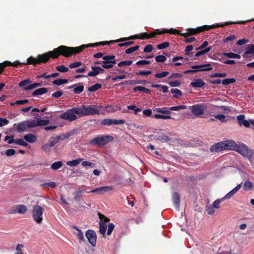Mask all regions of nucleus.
Masks as SVG:
<instances>
[{"label": "nucleus", "mask_w": 254, "mask_h": 254, "mask_svg": "<svg viewBox=\"0 0 254 254\" xmlns=\"http://www.w3.org/2000/svg\"><path fill=\"white\" fill-rule=\"evenodd\" d=\"M27 211V208L25 205L22 204L16 205L15 206H13L9 213L10 214H24Z\"/></svg>", "instance_id": "ddd939ff"}, {"label": "nucleus", "mask_w": 254, "mask_h": 254, "mask_svg": "<svg viewBox=\"0 0 254 254\" xmlns=\"http://www.w3.org/2000/svg\"><path fill=\"white\" fill-rule=\"evenodd\" d=\"M133 91L136 92L137 91L143 92L145 93H150V89L143 86H136L133 88Z\"/></svg>", "instance_id": "f704fd0d"}, {"label": "nucleus", "mask_w": 254, "mask_h": 254, "mask_svg": "<svg viewBox=\"0 0 254 254\" xmlns=\"http://www.w3.org/2000/svg\"><path fill=\"white\" fill-rule=\"evenodd\" d=\"M81 162V165L83 167L89 166L91 168H94L96 166V165L95 163L89 162L87 161H82Z\"/></svg>", "instance_id": "603ef678"}, {"label": "nucleus", "mask_w": 254, "mask_h": 254, "mask_svg": "<svg viewBox=\"0 0 254 254\" xmlns=\"http://www.w3.org/2000/svg\"><path fill=\"white\" fill-rule=\"evenodd\" d=\"M167 83L171 87H178L181 84L180 81L179 80H175L174 81H168Z\"/></svg>", "instance_id": "bf43d9fd"}, {"label": "nucleus", "mask_w": 254, "mask_h": 254, "mask_svg": "<svg viewBox=\"0 0 254 254\" xmlns=\"http://www.w3.org/2000/svg\"><path fill=\"white\" fill-rule=\"evenodd\" d=\"M80 117L79 107H77L67 110L65 112L60 115V118L71 122Z\"/></svg>", "instance_id": "7ed1b4c3"}, {"label": "nucleus", "mask_w": 254, "mask_h": 254, "mask_svg": "<svg viewBox=\"0 0 254 254\" xmlns=\"http://www.w3.org/2000/svg\"><path fill=\"white\" fill-rule=\"evenodd\" d=\"M205 85V82L201 79H195L193 82H191V86L193 87H202Z\"/></svg>", "instance_id": "cd10ccee"}, {"label": "nucleus", "mask_w": 254, "mask_h": 254, "mask_svg": "<svg viewBox=\"0 0 254 254\" xmlns=\"http://www.w3.org/2000/svg\"><path fill=\"white\" fill-rule=\"evenodd\" d=\"M79 111L80 116H93L95 115H99L100 111L99 107L94 105H84L79 106Z\"/></svg>", "instance_id": "423d86ee"}, {"label": "nucleus", "mask_w": 254, "mask_h": 254, "mask_svg": "<svg viewBox=\"0 0 254 254\" xmlns=\"http://www.w3.org/2000/svg\"><path fill=\"white\" fill-rule=\"evenodd\" d=\"M211 49V47H209L204 49H202L197 52L193 56L195 57H198L208 53Z\"/></svg>", "instance_id": "2f4dec72"}, {"label": "nucleus", "mask_w": 254, "mask_h": 254, "mask_svg": "<svg viewBox=\"0 0 254 254\" xmlns=\"http://www.w3.org/2000/svg\"><path fill=\"white\" fill-rule=\"evenodd\" d=\"M56 184L54 182L46 183L40 185L41 187H50L51 188H55L56 187Z\"/></svg>", "instance_id": "de8ad7c7"}, {"label": "nucleus", "mask_w": 254, "mask_h": 254, "mask_svg": "<svg viewBox=\"0 0 254 254\" xmlns=\"http://www.w3.org/2000/svg\"><path fill=\"white\" fill-rule=\"evenodd\" d=\"M235 79L232 78H226L222 80V83L224 85H229L231 83H233L235 82Z\"/></svg>", "instance_id": "09e8293b"}, {"label": "nucleus", "mask_w": 254, "mask_h": 254, "mask_svg": "<svg viewBox=\"0 0 254 254\" xmlns=\"http://www.w3.org/2000/svg\"><path fill=\"white\" fill-rule=\"evenodd\" d=\"M21 64H26V63H21L18 61H15L14 63H11L9 61H4L3 63H0V74H1L3 71L4 68L7 66H12L17 67L19 65Z\"/></svg>", "instance_id": "9b49d317"}, {"label": "nucleus", "mask_w": 254, "mask_h": 254, "mask_svg": "<svg viewBox=\"0 0 254 254\" xmlns=\"http://www.w3.org/2000/svg\"><path fill=\"white\" fill-rule=\"evenodd\" d=\"M169 74L168 71H163L161 73H157L154 75L156 78H160L166 77Z\"/></svg>", "instance_id": "3c124183"}, {"label": "nucleus", "mask_w": 254, "mask_h": 254, "mask_svg": "<svg viewBox=\"0 0 254 254\" xmlns=\"http://www.w3.org/2000/svg\"><path fill=\"white\" fill-rule=\"evenodd\" d=\"M116 63V60L113 61H105L102 62V67L106 69H109L113 67L114 65Z\"/></svg>", "instance_id": "393cba45"}, {"label": "nucleus", "mask_w": 254, "mask_h": 254, "mask_svg": "<svg viewBox=\"0 0 254 254\" xmlns=\"http://www.w3.org/2000/svg\"><path fill=\"white\" fill-rule=\"evenodd\" d=\"M102 87L101 84L99 83H96L93 85L88 88V90L89 92H94L99 89H100Z\"/></svg>", "instance_id": "a19ab883"}, {"label": "nucleus", "mask_w": 254, "mask_h": 254, "mask_svg": "<svg viewBox=\"0 0 254 254\" xmlns=\"http://www.w3.org/2000/svg\"><path fill=\"white\" fill-rule=\"evenodd\" d=\"M44 209L39 205H34L33 206L32 215L33 220L38 224L41 223L43 220V213Z\"/></svg>", "instance_id": "6e6552de"}, {"label": "nucleus", "mask_w": 254, "mask_h": 254, "mask_svg": "<svg viewBox=\"0 0 254 254\" xmlns=\"http://www.w3.org/2000/svg\"><path fill=\"white\" fill-rule=\"evenodd\" d=\"M112 119H105L102 121L101 124L103 126H110L112 125Z\"/></svg>", "instance_id": "e2e57ef3"}, {"label": "nucleus", "mask_w": 254, "mask_h": 254, "mask_svg": "<svg viewBox=\"0 0 254 254\" xmlns=\"http://www.w3.org/2000/svg\"><path fill=\"white\" fill-rule=\"evenodd\" d=\"M232 144H233V140H226L225 141H221L215 143L211 146L210 151L212 153L219 152L224 150H231Z\"/></svg>", "instance_id": "39448f33"}, {"label": "nucleus", "mask_w": 254, "mask_h": 254, "mask_svg": "<svg viewBox=\"0 0 254 254\" xmlns=\"http://www.w3.org/2000/svg\"><path fill=\"white\" fill-rule=\"evenodd\" d=\"M213 28H215V25L210 26L205 25L202 26L198 27L196 28H191V35L208 30Z\"/></svg>", "instance_id": "f3484780"}, {"label": "nucleus", "mask_w": 254, "mask_h": 254, "mask_svg": "<svg viewBox=\"0 0 254 254\" xmlns=\"http://www.w3.org/2000/svg\"><path fill=\"white\" fill-rule=\"evenodd\" d=\"M245 22H246L245 21H237V22L229 21V22H226L224 24H216L215 25V28L216 27H223L224 26L229 25L232 24H244Z\"/></svg>", "instance_id": "4c0bfd02"}, {"label": "nucleus", "mask_w": 254, "mask_h": 254, "mask_svg": "<svg viewBox=\"0 0 254 254\" xmlns=\"http://www.w3.org/2000/svg\"><path fill=\"white\" fill-rule=\"evenodd\" d=\"M191 73L196 72L199 71H209L212 69L210 64H201L200 65L191 66Z\"/></svg>", "instance_id": "f8f14e48"}, {"label": "nucleus", "mask_w": 254, "mask_h": 254, "mask_svg": "<svg viewBox=\"0 0 254 254\" xmlns=\"http://www.w3.org/2000/svg\"><path fill=\"white\" fill-rule=\"evenodd\" d=\"M169 43L168 42H165L161 44H158L157 46L159 50L164 49L169 46Z\"/></svg>", "instance_id": "6e6d98bb"}, {"label": "nucleus", "mask_w": 254, "mask_h": 254, "mask_svg": "<svg viewBox=\"0 0 254 254\" xmlns=\"http://www.w3.org/2000/svg\"><path fill=\"white\" fill-rule=\"evenodd\" d=\"M54 59H57L60 55H62L65 58H68L73 55H76L81 52L79 47H71L66 46H60L53 50Z\"/></svg>", "instance_id": "f257e3e1"}, {"label": "nucleus", "mask_w": 254, "mask_h": 254, "mask_svg": "<svg viewBox=\"0 0 254 254\" xmlns=\"http://www.w3.org/2000/svg\"><path fill=\"white\" fill-rule=\"evenodd\" d=\"M191 112L196 116L199 117L204 113L203 105L197 104L191 106Z\"/></svg>", "instance_id": "2eb2a0df"}, {"label": "nucleus", "mask_w": 254, "mask_h": 254, "mask_svg": "<svg viewBox=\"0 0 254 254\" xmlns=\"http://www.w3.org/2000/svg\"><path fill=\"white\" fill-rule=\"evenodd\" d=\"M64 93L62 90L56 91L52 95V97L58 99L63 95Z\"/></svg>", "instance_id": "680f3d73"}, {"label": "nucleus", "mask_w": 254, "mask_h": 254, "mask_svg": "<svg viewBox=\"0 0 254 254\" xmlns=\"http://www.w3.org/2000/svg\"><path fill=\"white\" fill-rule=\"evenodd\" d=\"M113 190V188L112 186H104L93 189L88 193H97L98 194H103L105 192H110Z\"/></svg>", "instance_id": "4468645a"}, {"label": "nucleus", "mask_w": 254, "mask_h": 254, "mask_svg": "<svg viewBox=\"0 0 254 254\" xmlns=\"http://www.w3.org/2000/svg\"><path fill=\"white\" fill-rule=\"evenodd\" d=\"M72 227L77 231V233H76V235L79 240V243L81 244L83 243H85V240L83 234L81 230L79 229L77 226L75 225H73Z\"/></svg>", "instance_id": "412c9836"}, {"label": "nucleus", "mask_w": 254, "mask_h": 254, "mask_svg": "<svg viewBox=\"0 0 254 254\" xmlns=\"http://www.w3.org/2000/svg\"><path fill=\"white\" fill-rule=\"evenodd\" d=\"M31 81L29 79H26L21 81L19 83V86L20 87H27L26 85L28 84L29 83H31Z\"/></svg>", "instance_id": "0e129e2a"}, {"label": "nucleus", "mask_w": 254, "mask_h": 254, "mask_svg": "<svg viewBox=\"0 0 254 254\" xmlns=\"http://www.w3.org/2000/svg\"><path fill=\"white\" fill-rule=\"evenodd\" d=\"M248 48L246 51L243 54V56L246 57V56L250 54H254V45L250 44L247 45Z\"/></svg>", "instance_id": "7c9ffc66"}, {"label": "nucleus", "mask_w": 254, "mask_h": 254, "mask_svg": "<svg viewBox=\"0 0 254 254\" xmlns=\"http://www.w3.org/2000/svg\"><path fill=\"white\" fill-rule=\"evenodd\" d=\"M232 146V150L237 151L243 156L248 158L250 161H252L251 155L252 154V150L249 149L246 145L244 143L239 145L233 141Z\"/></svg>", "instance_id": "20e7f679"}, {"label": "nucleus", "mask_w": 254, "mask_h": 254, "mask_svg": "<svg viewBox=\"0 0 254 254\" xmlns=\"http://www.w3.org/2000/svg\"><path fill=\"white\" fill-rule=\"evenodd\" d=\"M152 117L156 119H164V120H167V119H172L171 117L169 115H160V114H155Z\"/></svg>", "instance_id": "37998d69"}, {"label": "nucleus", "mask_w": 254, "mask_h": 254, "mask_svg": "<svg viewBox=\"0 0 254 254\" xmlns=\"http://www.w3.org/2000/svg\"><path fill=\"white\" fill-rule=\"evenodd\" d=\"M92 71L89 72L87 74V76L92 77L97 75L99 74L98 70H97V66H91Z\"/></svg>", "instance_id": "e433bc0d"}, {"label": "nucleus", "mask_w": 254, "mask_h": 254, "mask_svg": "<svg viewBox=\"0 0 254 254\" xmlns=\"http://www.w3.org/2000/svg\"><path fill=\"white\" fill-rule=\"evenodd\" d=\"M42 85V84L41 82L40 83H34L33 84H30V85L27 86V87H24L23 88V90L25 91L30 90L32 89L35 88L37 87L41 86Z\"/></svg>", "instance_id": "c9c22d12"}, {"label": "nucleus", "mask_w": 254, "mask_h": 254, "mask_svg": "<svg viewBox=\"0 0 254 254\" xmlns=\"http://www.w3.org/2000/svg\"><path fill=\"white\" fill-rule=\"evenodd\" d=\"M85 237L87 239L88 242L92 246H96L97 236L94 231L92 230H88L85 232Z\"/></svg>", "instance_id": "9d476101"}, {"label": "nucleus", "mask_w": 254, "mask_h": 254, "mask_svg": "<svg viewBox=\"0 0 254 254\" xmlns=\"http://www.w3.org/2000/svg\"><path fill=\"white\" fill-rule=\"evenodd\" d=\"M107 230V225L103 221H100L99 223V232L104 236Z\"/></svg>", "instance_id": "72a5a7b5"}, {"label": "nucleus", "mask_w": 254, "mask_h": 254, "mask_svg": "<svg viewBox=\"0 0 254 254\" xmlns=\"http://www.w3.org/2000/svg\"><path fill=\"white\" fill-rule=\"evenodd\" d=\"M166 60V57L163 55H159L155 57V61L157 62L163 63L165 62Z\"/></svg>", "instance_id": "052dcab7"}, {"label": "nucleus", "mask_w": 254, "mask_h": 254, "mask_svg": "<svg viewBox=\"0 0 254 254\" xmlns=\"http://www.w3.org/2000/svg\"><path fill=\"white\" fill-rule=\"evenodd\" d=\"M153 111L163 114L169 115L171 113L169 108H157L154 109Z\"/></svg>", "instance_id": "c756f323"}, {"label": "nucleus", "mask_w": 254, "mask_h": 254, "mask_svg": "<svg viewBox=\"0 0 254 254\" xmlns=\"http://www.w3.org/2000/svg\"><path fill=\"white\" fill-rule=\"evenodd\" d=\"M74 88L73 92L74 94H78L83 92L84 90V86L82 85H78V84H74L70 86L67 87V89Z\"/></svg>", "instance_id": "4be33fe9"}, {"label": "nucleus", "mask_w": 254, "mask_h": 254, "mask_svg": "<svg viewBox=\"0 0 254 254\" xmlns=\"http://www.w3.org/2000/svg\"><path fill=\"white\" fill-rule=\"evenodd\" d=\"M237 119L240 126L243 125L247 127H249L250 126V123L254 125V120H250V122H249L245 120V116L244 115H239L237 117Z\"/></svg>", "instance_id": "dca6fc26"}, {"label": "nucleus", "mask_w": 254, "mask_h": 254, "mask_svg": "<svg viewBox=\"0 0 254 254\" xmlns=\"http://www.w3.org/2000/svg\"><path fill=\"white\" fill-rule=\"evenodd\" d=\"M97 46H99L98 42L96 43H92V44H89L86 45H82L79 47V48H80L81 52H82L85 48H88V47H95Z\"/></svg>", "instance_id": "a18cd8bd"}, {"label": "nucleus", "mask_w": 254, "mask_h": 254, "mask_svg": "<svg viewBox=\"0 0 254 254\" xmlns=\"http://www.w3.org/2000/svg\"><path fill=\"white\" fill-rule=\"evenodd\" d=\"M132 63V62L131 61H124L120 62L118 65L120 67L123 66H129Z\"/></svg>", "instance_id": "5fc2aeb1"}, {"label": "nucleus", "mask_w": 254, "mask_h": 254, "mask_svg": "<svg viewBox=\"0 0 254 254\" xmlns=\"http://www.w3.org/2000/svg\"><path fill=\"white\" fill-rule=\"evenodd\" d=\"M98 215H99V218H100V219L101 220L100 221H103L105 224H106V223L110 221V219L106 217L104 215H103L100 213H99Z\"/></svg>", "instance_id": "4d7b16f0"}, {"label": "nucleus", "mask_w": 254, "mask_h": 254, "mask_svg": "<svg viewBox=\"0 0 254 254\" xmlns=\"http://www.w3.org/2000/svg\"><path fill=\"white\" fill-rule=\"evenodd\" d=\"M15 143L24 147H26L28 145L26 142L24 141L23 139L19 138L16 139Z\"/></svg>", "instance_id": "864d4df0"}, {"label": "nucleus", "mask_w": 254, "mask_h": 254, "mask_svg": "<svg viewBox=\"0 0 254 254\" xmlns=\"http://www.w3.org/2000/svg\"><path fill=\"white\" fill-rule=\"evenodd\" d=\"M157 140L162 142H169L171 140V138L164 134H162L157 137Z\"/></svg>", "instance_id": "473e14b6"}, {"label": "nucleus", "mask_w": 254, "mask_h": 254, "mask_svg": "<svg viewBox=\"0 0 254 254\" xmlns=\"http://www.w3.org/2000/svg\"><path fill=\"white\" fill-rule=\"evenodd\" d=\"M83 160V158H78L77 159L68 161L66 162V165L69 166H76Z\"/></svg>", "instance_id": "c85d7f7f"}, {"label": "nucleus", "mask_w": 254, "mask_h": 254, "mask_svg": "<svg viewBox=\"0 0 254 254\" xmlns=\"http://www.w3.org/2000/svg\"><path fill=\"white\" fill-rule=\"evenodd\" d=\"M227 76L226 73H215L210 75L211 78L213 77H224Z\"/></svg>", "instance_id": "69168bd1"}, {"label": "nucleus", "mask_w": 254, "mask_h": 254, "mask_svg": "<svg viewBox=\"0 0 254 254\" xmlns=\"http://www.w3.org/2000/svg\"><path fill=\"white\" fill-rule=\"evenodd\" d=\"M62 166L61 161L55 162L51 165V168L54 170H56L60 168Z\"/></svg>", "instance_id": "c03bdc74"}, {"label": "nucleus", "mask_w": 254, "mask_h": 254, "mask_svg": "<svg viewBox=\"0 0 254 254\" xmlns=\"http://www.w3.org/2000/svg\"><path fill=\"white\" fill-rule=\"evenodd\" d=\"M188 32L187 33H181V31L176 29H167V33L171 34H178L184 36L185 37H187L188 36L190 35V28H189L187 30Z\"/></svg>", "instance_id": "6ab92c4d"}, {"label": "nucleus", "mask_w": 254, "mask_h": 254, "mask_svg": "<svg viewBox=\"0 0 254 254\" xmlns=\"http://www.w3.org/2000/svg\"><path fill=\"white\" fill-rule=\"evenodd\" d=\"M224 200H225V199H223V197L222 198H221V199H217L213 202L212 206L215 208L219 209L220 207V203Z\"/></svg>", "instance_id": "49530a36"}, {"label": "nucleus", "mask_w": 254, "mask_h": 254, "mask_svg": "<svg viewBox=\"0 0 254 254\" xmlns=\"http://www.w3.org/2000/svg\"><path fill=\"white\" fill-rule=\"evenodd\" d=\"M114 228H115V225L112 223H110L108 225V228L107 234L108 235H110L111 234L113 229H114Z\"/></svg>", "instance_id": "774afa93"}, {"label": "nucleus", "mask_w": 254, "mask_h": 254, "mask_svg": "<svg viewBox=\"0 0 254 254\" xmlns=\"http://www.w3.org/2000/svg\"><path fill=\"white\" fill-rule=\"evenodd\" d=\"M172 200L177 209H179L180 204V195L178 192H174L172 194Z\"/></svg>", "instance_id": "5701e85b"}, {"label": "nucleus", "mask_w": 254, "mask_h": 254, "mask_svg": "<svg viewBox=\"0 0 254 254\" xmlns=\"http://www.w3.org/2000/svg\"><path fill=\"white\" fill-rule=\"evenodd\" d=\"M241 184L238 185L236 187H235L233 190L228 192L224 196H223V199H230L231 197H232L241 188Z\"/></svg>", "instance_id": "aec40b11"}, {"label": "nucleus", "mask_w": 254, "mask_h": 254, "mask_svg": "<svg viewBox=\"0 0 254 254\" xmlns=\"http://www.w3.org/2000/svg\"><path fill=\"white\" fill-rule=\"evenodd\" d=\"M85 191V190H80L79 189L76 190L73 192V199L75 201H79L82 197V193Z\"/></svg>", "instance_id": "b1692460"}, {"label": "nucleus", "mask_w": 254, "mask_h": 254, "mask_svg": "<svg viewBox=\"0 0 254 254\" xmlns=\"http://www.w3.org/2000/svg\"><path fill=\"white\" fill-rule=\"evenodd\" d=\"M186 108V106L184 105H179L173 106L169 108V110L172 111H179L181 109H184Z\"/></svg>", "instance_id": "13d9d810"}, {"label": "nucleus", "mask_w": 254, "mask_h": 254, "mask_svg": "<svg viewBox=\"0 0 254 254\" xmlns=\"http://www.w3.org/2000/svg\"><path fill=\"white\" fill-rule=\"evenodd\" d=\"M56 69L61 72H66L68 71V68L64 65H59L56 67Z\"/></svg>", "instance_id": "8fccbe9b"}, {"label": "nucleus", "mask_w": 254, "mask_h": 254, "mask_svg": "<svg viewBox=\"0 0 254 254\" xmlns=\"http://www.w3.org/2000/svg\"><path fill=\"white\" fill-rule=\"evenodd\" d=\"M13 127L18 132L26 131L27 128L33 127L32 120L25 121L18 124H14Z\"/></svg>", "instance_id": "1a4fd4ad"}, {"label": "nucleus", "mask_w": 254, "mask_h": 254, "mask_svg": "<svg viewBox=\"0 0 254 254\" xmlns=\"http://www.w3.org/2000/svg\"><path fill=\"white\" fill-rule=\"evenodd\" d=\"M48 92V88L46 87H42L36 89L32 93L33 96L35 97L38 95H43Z\"/></svg>", "instance_id": "a878e982"}, {"label": "nucleus", "mask_w": 254, "mask_h": 254, "mask_svg": "<svg viewBox=\"0 0 254 254\" xmlns=\"http://www.w3.org/2000/svg\"><path fill=\"white\" fill-rule=\"evenodd\" d=\"M33 127L38 126H44L47 125L50 123L49 120H41L38 119L37 120H32Z\"/></svg>", "instance_id": "a211bd4d"}, {"label": "nucleus", "mask_w": 254, "mask_h": 254, "mask_svg": "<svg viewBox=\"0 0 254 254\" xmlns=\"http://www.w3.org/2000/svg\"><path fill=\"white\" fill-rule=\"evenodd\" d=\"M54 54L53 51H49L42 55H38L37 58H34L32 56L30 57L27 59L26 64L36 65L42 63H46L49 61L50 58L54 59Z\"/></svg>", "instance_id": "f03ea898"}, {"label": "nucleus", "mask_w": 254, "mask_h": 254, "mask_svg": "<svg viewBox=\"0 0 254 254\" xmlns=\"http://www.w3.org/2000/svg\"><path fill=\"white\" fill-rule=\"evenodd\" d=\"M61 136L58 135L55 137H52L50 138L49 144L52 147H53L56 144H57L60 140Z\"/></svg>", "instance_id": "ea45409f"}, {"label": "nucleus", "mask_w": 254, "mask_h": 254, "mask_svg": "<svg viewBox=\"0 0 254 254\" xmlns=\"http://www.w3.org/2000/svg\"><path fill=\"white\" fill-rule=\"evenodd\" d=\"M24 139L30 143H34L36 141L37 137L34 134L28 133L24 136Z\"/></svg>", "instance_id": "bb28decb"}, {"label": "nucleus", "mask_w": 254, "mask_h": 254, "mask_svg": "<svg viewBox=\"0 0 254 254\" xmlns=\"http://www.w3.org/2000/svg\"><path fill=\"white\" fill-rule=\"evenodd\" d=\"M113 140V137L109 135H100L89 141V144L102 147Z\"/></svg>", "instance_id": "0eeeda50"}, {"label": "nucleus", "mask_w": 254, "mask_h": 254, "mask_svg": "<svg viewBox=\"0 0 254 254\" xmlns=\"http://www.w3.org/2000/svg\"><path fill=\"white\" fill-rule=\"evenodd\" d=\"M253 184L250 181H246L244 185L243 188L245 190H250L253 188Z\"/></svg>", "instance_id": "79ce46f5"}, {"label": "nucleus", "mask_w": 254, "mask_h": 254, "mask_svg": "<svg viewBox=\"0 0 254 254\" xmlns=\"http://www.w3.org/2000/svg\"><path fill=\"white\" fill-rule=\"evenodd\" d=\"M171 92L174 94L173 97L175 98H178L182 95L181 91L177 88L171 89Z\"/></svg>", "instance_id": "58836bf2"}, {"label": "nucleus", "mask_w": 254, "mask_h": 254, "mask_svg": "<svg viewBox=\"0 0 254 254\" xmlns=\"http://www.w3.org/2000/svg\"><path fill=\"white\" fill-rule=\"evenodd\" d=\"M226 117L224 115H217L215 116V119L220 120L222 123L226 122Z\"/></svg>", "instance_id": "338daca9"}]
</instances>
